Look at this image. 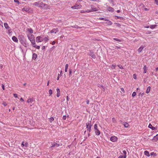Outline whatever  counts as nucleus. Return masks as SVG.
<instances>
[{"label":"nucleus","instance_id":"f257e3e1","mask_svg":"<svg viewBox=\"0 0 158 158\" xmlns=\"http://www.w3.org/2000/svg\"><path fill=\"white\" fill-rule=\"evenodd\" d=\"M19 39L21 43L25 47H27V44L25 41L24 36L23 35H19Z\"/></svg>","mask_w":158,"mask_h":158},{"label":"nucleus","instance_id":"f03ea898","mask_svg":"<svg viewBox=\"0 0 158 158\" xmlns=\"http://www.w3.org/2000/svg\"><path fill=\"white\" fill-rule=\"evenodd\" d=\"M27 37L28 39L30 41L32 44V45H34L35 44V40L34 36L33 35H28Z\"/></svg>","mask_w":158,"mask_h":158},{"label":"nucleus","instance_id":"7ed1b4c3","mask_svg":"<svg viewBox=\"0 0 158 158\" xmlns=\"http://www.w3.org/2000/svg\"><path fill=\"white\" fill-rule=\"evenodd\" d=\"M86 128H87V131L90 132L91 130L92 125L91 122H88L86 123Z\"/></svg>","mask_w":158,"mask_h":158},{"label":"nucleus","instance_id":"20e7f679","mask_svg":"<svg viewBox=\"0 0 158 158\" xmlns=\"http://www.w3.org/2000/svg\"><path fill=\"white\" fill-rule=\"evenodd\" d=\"M43 41V39L41 36L37 37L36 38V41L37 43H39Z\"/></svg>","mask_w":158,"mask_h":158},{"label":"nucleus","instance_id":"39448f33","mask_svg":"<svg viewBox=\"0 0 158 158\" xmlns=\"http://www.w3.org/2000/svg\"><path fill=\"white\" fill-rule=\"evenodd\" d=\"M48 6L47 4H45L42 2H41L40 3V7H43L44 8L47 9L48 8Z\"/></svg>","mask_w":158,"mask_h":158},{"label":"nucleus","instance_id":"423d86ee","mask_svg":"<svg viewBox=\"0 0 158 158\" xmlns=\"http://www.w3.org/2000/svg\"><path fill=\"white\" fill-rule=\"evenodd\" d=\"M110 140L112 142H115L117 140V138L115 136H112L110 137Z\"/></svg>","mask_w":158,"mask_h":158},{"label":"nucleus","instance_id":"0eeeda50","mask_svg":"<svg viewBox=\"0 0 158 158\" xmlns=\"http://www.w3.org/2000/svg\"><path fill=\"white\" fill-rule=\"evenodd\" d=\"M60 146V144L56 143L55 142H54L52 144V146H51V148L56 147L57 148L59 147Z\"/></svg>","mask_w":158,"mask_h":158},{"label":"nucleus","instance_id":"6e6552de","mask_svg":"<svg viewBox=\"0 0 158 158\" xmlns=\"http://www.w3.org/2000/svg\"><path fill=\"white\" fill-rule=\"evenodd\" d=\"M40 3L41 2L39 1L36 2H35L33 4L34 6H37L39 7H40Z\"/></svg>","mask_w":158,"mask_h":158},{"label":"nucleus","instance_id":"1a4fd4ad","mask_svg":"<svg viewBox=\"0 0 158 158\" xmlns=\"http://www.w3.org/2000/svg\"><path fill=\"white\" fill-rule=\"evenodd\" d=\"M81 7V5H75L71 7L72 8L74 9H78L80 8Z\"/></svg>","mask_w":158,"mask_h":158},{"label":"nucleus","instance_id":"9d476101","mask_svg":"<svg viewBox=\"0 0 158 158\" xmlns=\"http://www.w3.org/2000/svg\"><path fill=\"white\" fill-rule=\"evenodd\" d=\"M89 55L93 58L94 59L96 58V56L94 54V52H93L92 51H90Z\"/></svg>","mask_w":158,"mask_h":158},{"label":"nucleus","instance_id":"9b49d317","mask_svg":"<svg viewBox=\"0 0 158 158\" xmlns=\"http://www.w3.org/2000/svg\"><path fill=\"white\" fill-rule=\"evenodd\" d=\"M58 31L57 28H54L50 31V32L51 33H56V32H57Z\"/></svg>","mask_w":158,"mask_h":158},{"label":"nucleus","instance_id":"f8f14e48","mask_svg":"<svg viewBox=\"0 0 158 158\" xmlns=\"http://www.w3.org/2000/svg\"><path fill=\"white\" fill-rule=\"evenodd\" d=\"M107 10L109 11L112 12H113L114 11V9L110 6H109L107 8Z\"/></svg>","mask_w":158,"mask_h":158},{"label":"nucleus","instance_id":"ddd939ff","mask_svg":"<svg viewBox=\"0 0 158 158\" xmlns=\"http://www.w3.org/2000/svg\"><path fill=\"white\" fill-rule=\"evenodd\" d=\"M56 90L57 92V93L56 94V96L57 97H59L60 96V89L58 88H57Z\"/></svg>","mask_w":158,"mask_h":158},{"label":"nucleus","instance_id":"4468645a","mask_svg":"<svg viewBox=\"0 0 158 158\" xmlns=\"http://www.w3.org/2000/svg\"><path fill=\"white\" fill-rule=\"evenodd\" d=\"M94 131L96 135H98L100 134V132L98 129L94 130Z\"/></svg>","mask_w":158,"mask_h":158},{"label":"nucleus","instance_id":"2eb2a0df","mask_svg":"<svg viewBox=\"0 0 158 158\" xmlns=\"http://www.w3.org/2000/svg\"><path fill=\"white\" fill-rule=\"evenodd\" d=\"M144 48V47L143 46H141L138 49V51L139 52H140L142 51V50Z\"/></svg>","mask_w":158,"mask_h":158},{"label":"nucleus","instance_id":"dca6fc26","mask_svg":"<svg viewBox=\"0 0 158 158\" xmlns=\"http://www.w3.org/2000/svg\"><path fill=\"white\" fill-rule=\"evenodd\" d=\"M12 39L13 41L15 42H17L18 41L17 38L15 36H13L12 37Z\"/></svg>","mask_w":158,"mask_h":158},{"label":"nucleus","instance_id":"f3484780","mask_svg":"<svg viewBox=\"0 0 158 158\" xmlns=\"http://www.w3.org/2000/svg\"><path fill=\"white\" fill-rule=\"evenodd\" d=\"M37 57V54L35 53H34L33 54L32 59L33 60H35L36 58Z\"/></svg>","mask_w":158,"mask_h":158},{"label":"nucleus","instance_id":"a211bd4d","mask_svg":"<svg viewBox=\"0 0 158 158\" xmlns=\"http://www.w3.org/2000/svg\"><path fill=\"white\" fill-rule=\"evenodd\" d=\"M22 10L23 11H26V12H28L29 9L27 7H25L22 9Z\"/></svg>","mask_w":158,"mask_h":158},{"label":"nucleus","instance_id":"6ab92c4d","mask_svg":"<svg viewBox=\"0 0 158 158\" xmlns=\"http://www.w3.org/2000/svg\"><path fill=\"white\" fill-rule=\"evenodd\" d=\"M115 0H109V2L110 3H112V5H111V6H113L114 5V1Z\"/></svg>","mask_w":158,"mask_h":158},{"label":"nucleus","instance_id":"aec40b11","mask_svg":"<svg viewBox=\"0 0 158 158\" xmlns=\"http://www.w3.org/2000/svg\"><path fill=\"white\" fill-rule=\"evenodd\" d=\"M144 154L145 155L147 156H150V154L149 152L147 151H145L144 152Z\"/></svg>","mask_w":158,"mask_h":158},{"label":"nucleus","instance_id":"412c9836","mask_svg":"<svg viewBox=\"0 0 158 158\" xmlns=\"http://www.w3.org/2000/svg\"><path fill=\"white\" fill-rule=\"evenodd\" d=\"M148 127L151 129L152 130H154L155 129V127L152 126L151 124H150L148 126Z\"/></svg>","mask_w":158,"mask_h":158},{"label":"nucleus","instance_id":"4be33fe9","mask_svg":"<svg viewBox=\"0 0 158 158\" xmlns=\"http://www.w3.org/2000/svg\"><path fill=\"white\" fill-rule=\"evenodd\" d=\"M143 73H146L147 72V67L146 65L144 66L143 68Z\"/></svg>","mask_w":158,"mask_h":158},{"label":"nucleus","instance_id":"5701e85b","mask_svg":"<svg viewBox=\"0 0 158 158\" xmlns=\"http://www.w3.org/2000/svg\"><path fill=\"white\" fill-rule=\"evenodd\" d=\"M150 89H151L150 86H149L148 87L146 91V93L147 94H148L150 92Z\"/></svg>","mask_w":158,"mask_h":158},{"label":"nucleus","instance_id":"b1692460","mask_svg":"<svg viewBox=\"0 0 158 158\" xmlns=\"http://www.w3.org/2000/svg\"><path fill=\"white\" fill-rule=\"evenodd\" d=\"M4 26L6 28V29H9V27L8 24L7 23H4Z\"/></svg>","mask_w":158,"mask_h":158},{"label":"nucleus","instance_id":"393cba45","mask_svg":"<svg viewBox=\"0 0 158 158\" xmlns=\"http://www.w3.org/2000/svg\"><path fill=\"white\" fill-rule=\"evenodd\" d=\"M124 127L126 128L128 126V124L127 123H124L123 124Z\"/></svg>","mask_w":158,"mask_h":158},{"label":"nucleus","instance_id":"a878e982","mask_svg":"<svg viewBox=\"0 0 158 158\" xmlns=\"http://www.w3.org/2000/svg\"><path fill=\"white\" fill-rule=\"evenodd\" d=\"M99 19L101 20H104L105 21H108V20L106 19V18H102V17H100L99 18Z\"/></svg>","mask_w":158,"mask_h":158},{"label":"nucleus","instance_id":"bb28decb","mask_svg":"<svg viewBox=\"0 0 158 158\" xmlns=\"http://www.w3.org/2000/svg\"><path fill=\"white\" fill-rule=\"evenodd\" d=\"M68 67V64H66L65 65V72H67Z\"/></svg>","mask_w":158,"mask_h":158},{"label":"nucleus","instance_id":"cd10ccee","mask_svg":"<svg viewBox=\"0 0 158 158\" xmlns=\"http://www.w3.org/2000/svg\"><path fill=\"white\" fill-rule=\"evenodd\" d=\"M33 45H34L33 46V47L37 49H39L40 48V46H37V45H35V44Z\"/></svg>","mask_w":158,"mask_h":158},{"label":"nucleus","instance_id":"c85d7f7f","mask_svg":"<svg viewBox=\"0 0 158 158\" xmlns=\"http://www.w3.org/2000/svg\"><path fill=\"white\" fill-rule=\"evenodd\" d=\"M91 8L93 11H96L97 10V9L96 8H94L93 7V5H91Z\"/></svg>","mask_w":158,"mask_h":158},{"label":"nucleus","instance_id":"c756f323","mask_svg":"<svg viewBox=\"0 0 158 158\" xmlns=\"http://www.w3.org/2000/svg\"><path fill=\"white\" fill-rule=\"evenodd\" d=\"M33 101V100L32 99L30 98L29 99L27 100V103H29L30 102H31Z\"/></svg>","mask_w":158,"mask_h":158},{"label":"nucleus","instance_id":"7c9ffc66","mask_svg":"<svg viewBox=\"0 0 158 158\" xmlns=\"http://www.w3.org/2000/svg\"><path fill=\"white\" fill-rule=\"evenodd\" d=\"M108 21V22L107 23H107L108 25H111L112 23V22L111 21H109V20Z\"/></svg>","mask_w":158,"mask_h":158},{"label":"nucleus","instance_id":"2f4dec72","mask_svg":"<svg viewBox=\"0 0 158 158\" xmlns=\"http://www.w3.org/2000/svg\"><path fill=\"white\" fill-rule=\"evenodd\" d=\"M28 31L30 33H32L33 32V31L31 28H30V29H28Z\"/></svg>","mask_w":158,"mask_h":158},{"label":"nucleus","instance_id":"473e14b6","mask_svg":"<svg viewBox=\"0 0 158 158\" xmlns=\"http://www.w3.org/2000/svg\"><path fill=\"white\" fill-rule=\"evenodd\" d=\"M113 39L114 40L116 41H118V42H121V40H120V39H117V38H114Z\"/></svg>","mask_w":158,"mask_h":158},{"label":"nucleus","instance_id":"72a5a7b5","mask_svg":"<svg viewBox=\"0 0 158 158\" xmlns=\"http://www.w3.org/2000/svg\"><path fill=\"white\" fill-rule=\"evenodd\" d=\"M54 120V118L53 117H51L49 118V121L52 123V121H53Z\"/></svg>","mask_w":158,"mask_h":158},{"label":"nucleus","instance_id":"f704fd0d","mask_svg":"<svg viewBox=\"0 0 158 158\" xmlns=\"http://www.w3.org/2000/svg\"><path fill=\"white\" fill-rule=\"evenodd\" d=\"M156 25H151L150 26V28L151 29L154 28L156 27Z\"/></svg>","mask_w":158,"mask_h":158},{"label":"nucleus","instance_id":"c9c22d12","mask_svg":"<svg viewBox=\"0 0 158 158\" xmlns=\"http://www.w3.org/2000/svg\"><path fill=\"white\" fill-rule=\"evenodd\" d=\"M154 139L156 140H158V134L156 135V136L154 137Z\"/></svg>","mask_w":158,"mask_h":158},{"label":"nucleus","instance_id":"e433bc0d","mask_svg":"<svg viewBox=\"0 0 158 158\" xmlns=\"http://www.w3.org/2000/svg\"><path fill=\"white\" fill-rule=\"evenodd\" d=\"M151 156H156V153H155L154 152H152L150 153Z\"/></svg>","mask_w":158,"mask_h":158},{"label":"nucleus","instance_id":"4c0bfd02","mask_svg":"<svg viewBox=\"0 0 158 158\" xmlns=\"http://www.w3.org/2000/svg\"><path fill=\"white\" fill-rule=\"evenodd\" d=\"M48 36H47V37H45L44 39H43V40H44L45 41H47L48 40Z\"/></svg>","mask_w":158,"mask_h":158},{"label":"nucleus","instance_id":"58836bf2","mask_svg":"<svg viewBox=\"0 0 158 158\" xmlns=\"http://www.w3.org/2000/svg\"><path fill=\"white\" fill-rule=\"evenodd\" d=\"M136 95V93L135 92H134L132 94V96L133 97H134Z\"/></svg>","mask_w":158,"mask_h":158},{"label":"nucleus","instance_id":"ea45409f","mask_svg":"<svg viewBox=\"0 0 158 158\" xmlns=\"http://www.w3.org/2000/svg\"><path fill=\"white\" fill-rule=\"evenodd\" d=\"M98 129V127L97 124H95L94 125V130L97 129Z\"/></svg>","mask_w":158,"mask_h":158},{"label":"nucleus","instance_id":"a19ab883","mask_svg":"<svg viewBox=\"0 0 158 158\" xmlns=\"http://www.w3.org/2000/svg\"><path fill=\"white\" fill-rule=\"evenodd\" d=\"M49 95L50 96V95H51L52 94V89H49Z\"/></svg>","mask_w":158,"mask_h":158},{"label":"nucleus","instance_id":"79ce46f5","mask_svg":"<svg viewBox=\"0 0 158 158\" xmlns=\"http://www.w3.org/2000/svg\"><path fill=\"white\" fill-rule=\"evenodd\" d=\"M123 153L124 154V156H126V153H127V152H126L125 151V150H124L123 151Z\"/></svg>","mask_w":158,"mask_h":158},{"label":"nucleus","instance_id":"37998d69","mask_svg":"<svg viewBox=\"0 0 158 158\" xmlns=\"http://www.w3.org/2000/svg\"><path fill=\"white\" fill-rule=\"evenodd\" d=\"M118 66L120 69H122L123 68V66L121 65H118Z\"/></svg>","mask_w":158,"mask_h":158},{"label":"nucleus","instance_id":"c03bdc74","mask_svg":"<svg viewBox=\"0 0 158 158\" xmlns=\"http://www.w3.org/2000/svg\"><path fill=\"white\" fill-rule=\"evenodd\" d=\"M72 69H69V75L70 76V75H71V73H72Z\"/></svg>","mask_w":158,"mask_h":158},{"label":"nucleus","instance_id":"a18cd8bd","mask_svg":"<svg viewBox=\"0 0 158 158\" xmlns=\"http://www.w3.org/2000/svg\"><path fill=\"white\" fill-rule=\"evenodd\" d=\"M117 19H123V18L121 17L120 16H115Z\"/></svg>","mask_w":158,"mask_h":158},{"label":"nucleus","instance_id":"49530a36","mask_svg":"<svg viewBox=\"0 0 158 158\" xmlns=\"http://www.w3.org/2000/svg\"><path fill=\"white\" fill-rule=\"evenodd\" d=\"M133 77L135 79H136V75L135 74H134L133 75Z\"/></svg>","mask_w":158,"mask_h":158},{"label":"nucleus","instance_id":"de8ad7c7","mask_svg":"<svg viewBox=\"0 0 158 158\" xmlns=\"http://www.w3.org/2000/svg\"><path fill=\"white\" fill-rule=\"evenodd\" d=\"M2 104L4 106H6L7 105V103L5 102H3Z\"/></svg>","mask_w":158,"mask_h":158},{"label":"nucleus","instance_id":"09e8293b","mask_svg":"<svg viewBox=\"0 0 158 158\" xmlns=\"http://www.w3.org/2000/svg\"><path fill=\"white\" fill-rule=\"evenodd\" d=\"M74 27V28H80V27H79L78 26V25H75L74 27Z\"/></svg>","mask_w":158,"mask_h":158},{"label":"nucleus","instance_id":"8fccbe9b","mask_svg":"<svg viewBox=\"0 0 158 158\" xmlns=\"http://www.w3.org/2000/svg\"><path fill=\"white\" fill-rule=\"evenodd\" d=\"M63 119L64 120H65L66 119V115H64L63 116Z\"/></svg>","mask_w":158,"mask_h":158},{"label":"nucleus","instance_id":"3c124183","mask_svg":"<svg viewBox=\"0 0 158 158\" xmlns=\"http://www.w3.org/2000/svg\"><path fill=\"white\" fill-rule=\"evenodd\" d=\"M14 96L15 98H18V95L17 94H14Z\"/></svg>","mask_w":158,"mask_h":158},{"label":"nucleus","instance_id":"603ef678","mask_svg":"<svg viewBox=\"0 0 158 158\" xmlns=\"http://www.w3.org/2000/svg\"><path fill=\"white\" fill-rule=\"evenodd\" d=\"M91 11V10H85L86 12H89Z\"/></svg>","mask_w":158,"mask_h":158},{"label":"nucleus","instance_id":"864d4df0","mask_svg":"<svg viewBox=\"0 0 158 158\" xmlns=\"http://www.w3.org/2000/svg\"><path fill=\"white\" fill-rule=\"evenodd\" d=\"M115 49H120V47H118V46H116L115 47Z\"/></svg>","mask_w":158,"mask_h":158},{"label":"nucleus","instance_id":"5fc2aeb1","mask_svg":"<svg viewBox=\"0 0 158 158\" xmlns=\"http://www.w3.org/2000/svg\"><path fill=\"white\" fill-rule=\"evenodd\" d=\"M155 3L157 5H158V0H154Z\"/></svg>","mask_w":158,"mask_h":158},{"label":"nucleus","instance_id":"6e6d98bb","mask_svg":"<svg viewBox=\"0 0 158 158\" xmlns=\"http://www.w3.org/2000/svg\"><path fill=\"white\" fill-rule=\"evenodd\" d=\"M24 142L23 141L22 142V144H21V146L22 147H23L24 146Z\"/></svg>","mask_w":158,"mask_h":158},{"label":"nucleus","instance_id":"4d7b16f0","mask_svg":"<svg viewBox=\"0 0 158 158\" xmlns=\"http://www.w3.org/2000/svg\"><path fill=\"white\" fill-rule=\"evenodd\" d=\"M2 87L3 90L5 89L4 85L3 84H2Z\"/></svg>","mask_w":158,"mask_h":158},{"label":"nucleus","instance_id":"13d9d810","mask_svg":"<svg viewBox=\"0 0 158 158\" xmlns=\"http://www.w3.org/2000/svg\"><path fill=\"white\" fill-rule=\"evenodd\" d=\"M124 157L123 155H120L118 157V158H123Z\"/></svg>","mask_w":158,"mask_h":158},{"label":"nucleus","instance_id":"bf43d9fd","mask_svg":"<svg viewBox=\"0 0 158 158\" xmlns=\"http://www.w3.org/2000/svg\"><path fill=\"white\" fill-rule=\"evenodd\" d=\"M14 1L15 2H17L18 4H19V2L18 0H14Z\"/></svg>","mask_w":158,"mask_h":158},{"label":"nucleus","instance_id":"052dcab7","mask_svg":"<svg viewBox=\"0 0 158 158\" xmlns=\"http://www.w3.org/2000/svg\"><path fill=\"white\" fill-rule=\"evenodd\" d=\"M144 10L145 11H148L149 10V9L146 8H144Z\"/></svg>","mask_w":158,"mask_h":158},{"label":"nucleus","instance_id":"680f3d73","mask_svg":"<svg viewBox=\"0 0 158 158\" xmlns=\"http://www.w3.org/2000/svg\"><path fill=\"white\" fill-rule=\"evenodd\" d=\"M28 145V143L27 142H26L25 143V144H24V146H25L26 147H27Z\"/></svg>","mask_w":158,"mask_h":158},{"label":"nucleus","instance_id":"e2e57ef3","mask_svg":"<svg viewBox=\"0 0 158 158\" xmlns=\"http://www.w3.org/2000/svg\"><path fill=\"white\" fill-rule=\"evenodd\" d=\"M56 43V42L55 41H53L52 43V44L53 45H54Z\"/></svg>","mask_w":158,"mask_h":158},{"label":"nucleus","instance_id":"0e129e2a","mask_svg":"<svg viewBox=\"0 0 158 158\" xmlns=\"http://www.w3.org/2000/svg\"><path fill=\"white\" fill-rule=\"evenodd\" d=\"M116 24H117V26L119 27L121 26V25H120V24L119 23H116Z\"/></svg>","mask_w":158,"mask_h":158},{"label":"nucleus","instance_id":"69168bd1","mask_svg":"<svg viewBox=\"0 0 158 158\" xmlns=\"http://www.w3.org/2000/svg\"><path fill=\"white\" fill-rule=\"evenodd\" d=\"M11 30L10 29H9L8 30L9 34H10V33H11Z\"/></svg>","mask_w":158,"mask_h":158},{"label":"nucleus","instance_id":"338daca9","mask_svg":"<svg viewBox=\"0 0 158 158\" xmlns=\"http://www.w3.org/2000/svg\"><path fill=\"white\" fill-rule=\"evenodd\" d=\"M89 101L88 100H87L86 101V103L87 104H89Z\"/></svg>","mask_w":158,"mask_h":158},{"label":"nucleus","instance_id":"774afa93","mask_svg":"<svg viewBox=\"0 0 158 158\" xmlns=\"http://www.w3.org/2000/svg\"><path fill=\"white\" fill-rule=\"evenodd\" d=\"M81 13H84L86 12L85 10H85H81Z\"/></svg>","mask_w":158,"mask_h":158}]
</instances>
